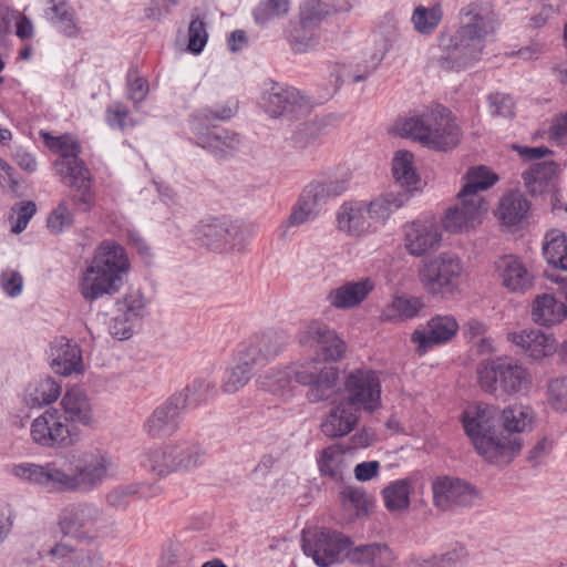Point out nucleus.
<instances>
[{"label":"nucleus","instance_id":"44","mask_svg":"<svg viewBox=\"0 0 567 567\" xmlns=\"http://www.w3.org/2000/svg\"><path fill=\"white\" fill-rule=\"evenodd\" d=\"M47 17L52 25L63 35L75 38L81 28L78 23L74 10L63 0H51V7Z\"/></svg>","mask_w":567,"mask_h":567},{"label":"nucleus","instance_id":"49","mask_svg":"<svg viewBox=\"0 0 567 567\" xmlns=\"http://www.w3.org/2000/svg\"><path fill=\"white\" fill-rule=\"evenodd\" d=\"M215 382L207 379H198L187 385L184 392L173 395L179 398L181 406L185 409H195L208 402L216 394Z\"/></svg>","mask_w":567,"mask_h":567},{"label":"nucleus","instance_id":"31","mask_svg":"<svg viewBox=\"0 0 567 567\" xmlns=\"http://www.w3.org/2000/svg\"><path fill=\"white\" fill-rule=\"evenodd\" d=\"M486 210L487 207L458 198L457 204L445 212L442 226L449 233H461L481 223Z\"/></svg>","mask_w":567,"mask_h":567},{"label":"nucleus","instance_id":"18","mask_svg":"<svg viewBox=\"0 0 567 567\" xmlns=\"http://www.w3.org/2000/svg\"><path fill=\"white\" fill-rule=\"evenodd\" d=\"M441 226L433 218H419L402 226V245L412 257H423L440 248Z\"/></svg>","mask_w":567,"mask_h":567},{"label":"nucleus","instance_id":"13","mask_svg":"<svg viewBox=\"0 0 567 567\" xmlns=\"http://www.w3.org/2000/svg\"><path fill=\"white\" fill-rule=\"evenodd\" d=\"M327 362L319 358L299 362L296 382L307 388L306 398L310 403L327 401L338 391L339 369Z\"/></svg>","mask_w":567,"mask_h":567},{"label":"nucleus","instance_id":"2","mask_svg":"<svg viewBox=\"0 0 567 567\" xmlns=\"http://www.w3.org/2000/svg\"><path fill=\"white\" fill-rule=\"evenodd\" d=\"M461 16V25L453 34L440 35V54L433 58L434 64L445 72L460 73L478 63L486 54L488 35L494 32L492 11L470 6Z\"/></svg>","mask_w":567,"mask_h":567},{"label":"nucleus","instance_id":"4","mask_svg":"<svg viewBox=\"0 0 567 567\" xmlns=\"http://www.w3.org/2000/svg\"><path fill=\"white\" fill-rule=\"evenodd\" d=\"M395 132L433 151H450L460 142V127L442 105L427 106L395 123Z\"/></svg>","mask_w":567,"mask_h":567},{"label":"nucleus","instance_id":"30","mask_svg":"<svg viewBox=\"0 0 567 567\" xmlns=\"http://www.w3.org/2000/svg\"><path fill=\"white\" fill-rule=\"evenodd\" d=\"M532 385V375L518 361L498 363V396L526 394Z\"/></svg>","mask_w":567,"mask_h":567},{"label":"nucleus","instance_id":"41","mask_svg":"<svg viewBox=\"0 0 567 567\" xmlns=\"http://www.w3.org/2000/svg\"><path fill=\"white\" fill-rule=\"evenodd\" d=\"M529 208V202L523 193L511 190L498 203V218L504 225L516 226L527 217Z\"/></svg>","mask_w":567,"mask_h":567},{"label":"nucleus","instance_id":"39","mask_svg":"<svg viewBox=\"0 0 567 567\" xmlns=\"http://www.w3.org/2000/svg\"><path fill=\"white\" fill-rule=\"evenodd\" d=\"M141 465L159 478L177 473L169 443L146 450L141 455Z\"/></svg>","mask_w":567,"mask_h":567},{"label":"nucleus","instance_id":"62","mask_svg":"<svg viewBox=\"0 0 567 567\" xmlns=\"http://www.w3.org/2000/svg\"><path fill=\"white\" fill-rule=\"evenodd\" d=\"M73 224V213L69 203L63 199L49 215L48 228L55 234L62 233Z\"/></svg>","mask_w":567,"mask_h":567},{"label":"nucleus","instance_id":"3","mask_svg":"<svg viewBox=\"0 0 567 567\" xmlns=\"http://www.w3.org/2000/svg\"><path fill=\"white\" fill-rule=\"evenodd\" d=\"M128 269L125 249L114 241H102L82 271L79 282L81 295L85 300L94 301L117 293Z\"/></svg>","mask_w":567,"mask_h":567},{"label":"nucleus","instance_id":"34","mask_svg":"<svg viewBox=\"0 0 567 567\" xmlns=\"http://www.w3.org/2000/svg\"><path fill=\"white\" fill-rule=\"evenodd\" d=\"M347 556L351 563L369 567H392L395 561L393 551L383 543L357 546Z\"/></svg>","mask_w":567,"mask_h":567},{"label":"nucleus","instance_id":"47","mask_svg":"<svg viewBox=\"0 0 567 567\" xmlns=\"http://www.w3.org/2000/svg\"><path fill=\"white\" fill-rule=\"evenodd\" d=\"M468 553L462 545H456L439 555L417 556L411 560L412 567H463Z\"/></svg>","mask_w":567,"mask_h":567},{"label":"nucleus","instance_id":"50","mask_svg":"<svg viewBox=\"0 0 567 567\" xmlns=\"http://www.w3.org/2000/svg\"><path fill=\"white\" fill-rule=\"evenodd\" d=\"M60 394L61 385L52 378H44L29 384L24 401L27 405L35 408L56 401Z\"/></svg>","mask_w":567,"mask_h":567},{"label":"nucleus","instance_id":"24","mask_svg":"<svg viewBox=\"0 0 567 567\" xmlns=\"http://www.w3.org/2000/svg\"><path fill=\"white\" fill-rule=\"evenodd\" d=\"M51 367L55 373L69 377L84 371L82 350L68 338L55 339L50 347Z\"/></svg>","mask_w":567,"mask_h":567},{"label":"nucleus","instance_id":"35","mask_svg":"<svg viewBox=\"0 0 567 567\" xmlns=\"http://www.w3.org/2000/svg\"><path fill=\"white\" fill-rule=\"evenodd\" d=\"M286 343L287 339L282 332L268 330L257 336L243 351L258 365L265 360L277 357Z\"/></svg>","mask_w":567,"mask_h":567},{"label":"nucleus","instance_id":"55","mask_svg":"<svg viewBox=\"0 0 567 567\" xmlns=\"http://www.w3.org/2000/svg\"><path fill=\"white\" fill-rule=\"evenodd\" d=\"M42 136L50 150L61 154L55 162H68L79 158V154L81 153V145L73 135L64 134L55 137L44 133Z\"/></svg>","mask_w":567,"mask_h":567},{"label":"nucleus","instance_id":"58","mask_svg":"<svg viewBox=\"0 0 567 567\" xmlns=\"http://www.w3.org/2000/svg\"><path fill=\"white\" fill-rule=\"evenodd\" d=\"M54 169L62 182L70 187L91 178V173L84 162L80 158L64 162H54Z\"/></svg>","mask_w":567,"mask_h":567},{"label":"nucleus","instance_id":"9","mask_svg":"<svg viewBox=\"0 0 567 567\" xmlns=\"http://www.w3.org/2000/svg\"><path fill=\"white\" fill-rule=\"evenodd\" d=\"M348 188L344 179H317L308 184L301 192L290 215L281 227L291 228L306 225L317 219L329 199L341 196Z\"/></svg>","mask_w":567,"mask_h":567},{"label":"nucleus","instance_id":"52","mask_svg":"<svg viewBox=\"0 0 567 567\" xmlns=\"http://www.w3.org/2000/svg\"><path fill=\"white\" fill-rule=\"evenodd\" d=\"M287 40L295 53H308L319 45V33L315 27L302 20L289 32Z\"/></svg>","mask_w":567,"mask_h":567},{"label":"nucleus","instance_id":"43","mask_svg":"<svg viewBox=\"0 0 567 567\" xmlns=\"http://www.w3.org/2000/svg\"><path fill=\"white\" fill-rule=\"evenodd\" d=\"M424 308L420 297L395 296L381 312V320L401 322L415 318Z\"/></svg>","mask_w":567,"mask_h":567},{"label":"nucleus","instance_id":"17","mask_svg":"<svg viewBox=\"0 0 567 567\" xmlns=\"http://www.w3.org/2000/svg\"><path fill=\"white\" fill-rule=\"evenodd\" d=\"M433 504L443 512L476 505L480 492L467 482L452 476L436 477L432 483Z\"/></svg>","mask_w":567,"mask_h":567},{"label":"nucleus","instance_id":"27","mask_svg":"<svg viewBox=\"0 0 567 567\" xmlns=\"http://www.w3.org/2000/svg\"><path fill=\"white\" fill-rule=\"evenodd\" d=\"M358 420L359 409L342 400L333 404L321 424V431L331 439L342 437L354 430Z\"/></svg>","mask_w":567,"mask_h":567},{"label":"nucleus","instance_id":"57","mask_svg":"<svg viewBox=\"0 0 567 567\" xmlns=\"http://www.w3.org/2000/svg\"><path fill=\"white\" fill-rule=\"evenodd\" d=\"M290 10L289 0H264L252 10V17L258 25H267L277 18L288 14Z\"/></svg>","mask_w":567,"mask_h":567},{"label":"nucleus","instance_id":"8","mask_svg":"<svg viewBox=\"0 0 567 567\" xmlns=\"http://www.w3.org/2000/svg\"><path fill=\"white\" fill-rule=\"evenodd\" d=\"M463 272L461 258L453 252L443 251L420 262L417 279L427 295L447 299L461 291Z\"/></svg>","mask_w":567,"mask_h":567},{"label":"nucleus","instance_id":"16","mask_svg":"<svg viewBox=\"0 0 567 567\" xmlns=\"http://www.w3.org/2000/svg\"><path fill=\"white\" fill-rule=\"evenodd\" d=\"M347 401L367 412H374L381 405V381L371 369H354L344 381Z\"/></svg>","mask_w":567,"mask_h":567},{"label":"nucleus","instance_id":"22","mask_svg":"<svg viewBox=\"0 0 567 567\" xmlns=\"http://www.w3.org/2000/svg\"><path fill=\"white\" fill-rule=\"evenodd\" d=\"M183 411L179 398L172 395L145 420L143 425L145 433L153 439L173 435L181 427Z\"/></svg>","mask_w":567,"mask_h":567},{"label":"nucleus","instance_id":"61","mask_svg":"<svg viewBox=\"0 0 567 567\" xmlns=\"http://www.w3.org/2000/svg\"><path fill=\"white\" fill-rule=\"evenodd\" d=\"M37 212V206L33 202H20L16 204L11 208L10 223H11V231L14 234L22 233L30 219L34 216Z\"/></svg>","mask_w":567,"mask_h":567},{"label":"nucleus","instance_id":"20","mask_svg":"<svg viewBox=\"0 0 567 567\" xmlns=\"http://www.w3.org/2000/svg\"><path fill=\"white\" fill-rule=\"evenodd\" d=\"M305 105L299 90L280 83L264 89L259 99V107L272 118L297 116Z\"/></svg>","mask_w":567,"mask_h":567},{"label":"nucleus","instance_id":"21","mask_svg":"<svg viewBox=\"0 0 567 567\" xmlns=\"http://www.w3.org/2000/svg\"><path fill=\"white\" fill-rule=\"evenodd\" d=\"M458 329V322L452 315H436L425 326L413 331L411 341L416 344V353L423 355L431 349L450 342Z\"/></svg>","mask_w":567,"mask_h":567},{"label":"nucleus","instance_id":"46","mask_svg":"<svg viewBox=\"0 0 567 567\" xmlns=\"http://www.w3.org/2000/svg\"><path fill=\"white\" fill-rule=\"evenodd\" d=\"M413 488L411 478H401L391 482L382 489V497L388 511L402 513L410 507V495Z\"/></svg>","mask_w":567,"mask_h":567},{"label":"nucleus","instance_id":"54","mask_svg":"<svg viewBox=\"0 0 567 567\" xmlns=\"http://www.w3.org/2000/svg\"><path fill=\"white\" fill-rule=\"evenodd\" d=\"M147 306L144 293L140 289H132L117 302L116 311L138 323L146 316Z\"/></svg>","mask_w":567,"mask_h":567},{"label":"nucleus","instance_id":"25","mask_svg":"<svg viewBox=\"0 0 567 567\" xmlns=\"http://www.w3.org/2000/svg\"><path fill=\"white\" fill-rule=\"evenodd\" d=\"M507 340L534 360L550 357L557 350L555 338L536 329L509 332Z\"/></svg>","mask_w":567,"mask_h":567},{"label":"nucleus","instance_id":"64","mask_svg":"<svg viewBox=\"0 0 567 567\" xmlns=\"http://www.w3.org/2000/svg\"><path fill=\"white\" fill-rule=\"evenodd\" d=\"M477 382L486 392L496 390V362L493 358H483L477 367Z\"/></svg>","mask_w":567,"mask_h":567},{"label":"nucleus","instance_id":"53","mask_svg":"<svg viewBox=\"0 0 567 567\" xmlns=\"http://www.w3.org/2000/svg\"><path fill=\"white\" fill-rule=\"evenodd\" d=\"M329 126V120L326 117H316L300 123L293 133V142L299 147H307L327 135Z\"/></svg>","mask_w":567,"mask_h":567},{"label":"nucleus","instance_id":"1","mask_svg":"<svg viewBox=\"0 0 567 567\" xmlns=\"http://www.w3.org/2000/svg\"><path fill=\"white\" fill-rule=\"evenodd\" d=\"M113 467V457L107 451L90 447L44 464L21 463L12 473L49 493H90L111 476Z\"/></svg>","mask_w":567,"mask_h":567},{"label":"nucleus","instance_id":"56","mask_svg":"<svg viewBox=\"0 0 567 567\" xmlns=\"http://www.w3.org/2000/svg\"><path fill=\"white\" fill-rule=\"evenodd\" d=\"M341 503L351 519L365 516L371 505L367 494L354 487H346L342 489Z\"/></svg>","mask_w":567,"mask_h":567},{"label":"nucleus","instance_id":"14","mask_svg":"<svg viewBox=\"0 0 567 567\" xmlns=\"http://www.w3.org/2000/svg\"><path fill=\"white\" fill-rule=\"evenodd\" d=\"M501 420L503 430L498 433V464H508L522 450L520 433L532 427L534 412L529 405L515 403L502 411Z\"/></svg>","mask_w":567,"mask_h":567},{"label":"nucleus","instance_id":"15","mask_svg":"<svg viewBox=\"0 0 567 567\" xmlns=\"http://www.w3.org/2000/svg\"><path fill=\"white\" fill-rule=\"evenodd\" d=\"M348 546V538L330 529L308 530L302 535L305 555L311 557L319 567H330L338 563Z\"/></svg>","mask_w":567,"mask_h":567},{"label":"nucleus","instance_id":"10","mask_svg":"<svg viewBox=\"0 0 567 567\" xmlns=\"http://www.w3.org/2000/svg\"><path fill=\"white\" fill-rule=\"evenodd\" d=\"M32 442L45 449L71 447L81 440L80 429L68 422L60 410L50 408L30 424Z\"/></svg>","mask_w":567,"mask_h":567},{"label":"nucleus","instance_id":"45","mask_svg":"<svg viewBox=\"0 0 567 567\" xmlns=\"http://www.w3.org/2000/svg\"><path fill=\"white\" fill-rule=\"evenodd\" d=\"M392 173L395 182L404 188L403 192H410L416 188L420 177L414 167V155L409 151L401 150L395 152L392 159Z\"/></svg>","mask_w":567,"mask_h":567},{"label":"nucleus","instance_id":"28","mask_svg":"<svg viewBox=\"0 0 567 567\" xmlns=\"http://www.w3.org/2000/svg\"><path fill=\"white\" fill-rule=\"evenodd\" d=\"M375 285L371 278L346 281L329 291L327 300L336 309L349 310L360 306Z\"/></svg>","mask_w":567,"mask_h":567},{"label":"nucleus","instance_id":"59","mask_svg":"<svg viewBox=\"0 0 567 567\" xmlns=\"http://www.w3.org/2000/svg\"><path fill=\"white\" fill-rule=\"evenodd\" d=\"M321 474L338 480L343 468V454L334 446L327 447L318 461Z\"/></svg>","mask_w":567,"mask_h":567},{"label":"nucleus","instance_id":"48","mask_svg":"<svg viewBox=\"0 0 567 567\" xmlns=\"http://www.w3.org/2000/svg\"><path fill=\"white\" fill-rule=\"evenodd\" d=\"M543 255L549 265L567 271V235L558 229L549 230L543 243Z\"/></svg>","mask_w":567,"mask_h":567},{"label":"nucleus","instance_id":"40","mask_svg":"<svg viewBox=\"0 0 567 567\" xmlns=\"http://www.w3.org/2000/svg\"><path fill=\"white\" fill-rule=\"evenodd\" d=\"M169 446L177 473L190 472L205 462V451L196 442L176 441L171 442Z\"/></svg>","mask_w":567,"mask_h":567},{"label":"nucleus","instance_id":"19","mask_svg":"<svg viewBox=\"0 0 567 567\" xmlns=\"http://www.w3.org/2000/svg\"><path fill=\"white\" fill-rule=\"evenodd\" d=\"M298 341L301 346L316 348L324 357L326 361L337 362L346 353V343L338 334L320 320L305 322L299 332Z\"/></svg>","mask_w":567,"mask_h":567},{"label":"nucleus","instance_id":"7","mask_svg":"<svg viewBox=\"0 0 567 567\" xmlns=\"http://www.w3.org/2000/svg\"><path fill=\"white\" fill-rule=\"evenodd\" d=\"M58 525L64 536L80 543L95 544L107 535L112 523L105 511L93 502H74L59 514Z\"/></svg>","mask_w":567,"mask_h":567},{"label":"nucleus","instance_id":"26","mask_svg":"<svg viewBox=\"0 0 567 567\" xmlns=\"http://www.w3.org/2000/svg\"><path fill=\"white\" fill-rule=\"evenodd\" d=\"M367 202H346L337 212V227L349 236H362L375 233L372 221L368 218Z\"/></svg>","mask_w":567,"mask_h":567},{"label":"nucleus","instance_id":"37","mask_svg":"<svg viewBox=\"0 0 567 567\" xmlns=\"http://www.w3.org/2000/svg\"><path fill=\"white\" fill-rule=\"evenodd\" d=\"M566 315L565 303L550 293L538 295L532 306V319L539 326H555L561 322Z\"/></svg>","mask_w":567,"mask_h":567},{"label":"nucleus","instance_id":"11","mask_svg":"<svg viewBox=\"0 0 567 567\" xmlns=\"http://www.w3.org/2000/svg\"><path fill=\"white\" fill-rule=\"evenodd\" d=\"M389 20L391 25L388 34L383 35L381 32H378L374 35L375 49L371 52L362 53V55L357 56L349 64L337 62L332 65L331 74L336 76L338 82L347 80L354 83L362 82L377 70L399 35L394 18L389 17Z\"/></svg>","mask_w":567,"mask_h":567},{"label":"nucleus","instance_id":"36","mask_svg":"<svg viewBox=\"0 0 567 567\" xmlns=\"http://www.w3.org/2000/svg\"><path fill=\"white\" fill-rule=\"evenodd\" d=\"M502 285L513 292H523L532 285V277L518 257L504 256L498 260Z\"/></svg>","mask_w":567,"mask_h":567},{"label":"nucleus","instance_id":"5","mask_svg":"<svg viewBox=\"0 0 567 567\" xmlns=\"http://www.w3.org/2000/svg\"><path fill=\"white\" fill-rule=\"evenodd\" d=\"M238 112V102L229 99L213 109H202L195 112L189 120V128L196 144L207 150L216 157L227 155L238 144V135L221 128H210L212 121L230 120Z\"/></svg>","mask_w":567,"mask_h":567},{"label":"nucleus","instance_id":"33","mask_svg":"<svg viewBox=\"0 0 567 567\" xmlns=\"http://www.w3.org/2000/svg\"><path fill=\"white\" fill-rule=\"evenodd\" d=\"M463 181L464 184L458 192L457 198H465L467 203H475L476 205L487 207L486 202L480 193L494 185L496 175L486 166L480 165L471 167L463 177Z\"/></svg>","mask_w":567,"mask_h":567},{"label":"nucleus","instance_id":"63","mask_svg":"<svg viewBox=\"0 0 567 567\" xmlns=\"http://www.w3.org/2000/svg\"><path fill=\"white\" fill-rule=\"evenodd\" d=\"M137 499L133 483L120 485L110 491L105 496L106 504L116 509H125Z\"/></svg>","mask_w":567,"mask_h":567},{"label":"nucleus","instance_id":"29","mask_svg":"<svg viewBox=\"0 0 567 567\" xmlns=\"http://www.w3.org/2000/svg\"><path fill=\"white\" fill-rule=\"evenodd\" d=\"M62 414L69 423H79L84 426L95 424L94 411L91 399L84 390L73 386L66 390L61 399Z\"/></svg>","mask_w":567,"mask_h":567},{"label":"nucleus","instance_id":"51","mask_svg":"<svg viewBox=\"0 0 567 567\" xmlns=\"http://www.w3.org/2000/svg\"><path fill=\"white\" fill-rule=\"evenodd\" d=\"M443 19V10L440 4L431 7L417 6L412 12L411 23L415 32L421 35L432 34Z\"/></svg>","mask_w":567,"mask_h":567},{"label":"nucleus","instance_id":"60","mask_svg":"<svg viewBox=\"0 0 567 567\" xmlns=\"http://www.w3.org/2000/svg\"><path fill=\"white\" fill-rule=\"evenodd\" d=\"M548 404L557 412H567V377L551 379L547 385Z\"/></svg>","mask_w":567,"mask_h":567},{"label":"nucleus","instance_id":"6","mask_svg":"<svg viewBox=\"0 0 567 567\" xmlns=\"http://www.w3.org/2000/svg\"><path fill=\"white\" fill-rule=\"evenodd\" d=\"M256 226L229 216H207L193 228L194 238L217 252H241L254 236Z\"/></svg>","mask_w":567,"mask_h":567},{"label":"nucleus","instance_id":"23","mask_svg":"<svg viewBox=\"0 0 567 567\" xmlns=\"http://www.w3.org/2000/svg\"><path fill=\"white\" fill-rule=\"evenodd\" d=\"M299 362L278 365L266 370L257 378V385L260 390L275 394L284 400L295 396L297 385L296 372Z\"/></svg>","mask_w":567,"mask_h":567},{"label":"nucleus","instance_id":"32","mask_svg":"<svg viewBox=\"0 0 567 567\" xmlns=\"http://www.w3.org/2000/svg\"><path fill=\"white\" fill-rule=\"evenodd\" d=\"M410 200L408 192H388L367 202L368 218L372 221L374 230H380L394 212L405 206Z\"/></svg>","mask_w":567,"mask_h":567},{"label":"nucleus","instance_id":"38","mask_svg":"<svg viewBox=\"0 0 567 567\" xmlns=\"http://www.w3.org/2000/svg\"><path fill=\"white\" fill-rule=\"evenodd\" d=\"M523 179L533 195L553 192L557 185V165L554 162L535 164L523 174Z\"/></svg>","mask_w":567,"mask_h":567},{"label":"nucleus","instance_id":"12","mask_svg":"<svg viewBox=\"0 0 567 567\" xmlns=\"http://www.w3.org/2000/svg\"><path fill=\"white\" fill-rule=\"evenodd\" d=\"M463 426L476 453L485 461L496 460V410L480 403L463 414Z\"/></svg>","mask_w":567,"mask_h":567},{"label":"nucleus","instance_id":"42","mask_svg":"<svg viewBox=\"0 0 567 567\" xmlns=\"http://www.w3.org/2000/svg\"><path fill=\"white\" fill-rule=\"evenodd\" d=\"M256 365L254 359H250L241 351L235 364L226 369L221 382V390L228 394L238 392L249 382Z\"/></svg>","mask_w":567,"mask_h":567}]
</instances>
